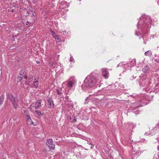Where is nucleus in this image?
<instances>
[{
    "label": "nucleus",
    "instance_id": "f257e3e1",
    "mask_svg": "<svg viewBox=\"0 0 159 159\" xmlns=\"http://www.w3.org/2000/svg\"><path fill=\"white\" fill-rule=\"evenodd\" d=\"M8 98L11 101L14 107L16 109L18 107V102L20 101V99L16 93H8L7 95Z\"/></svg>",
    "mask_w": 159,
    "mask_h": 159
},
{
    "label": "nucleus",
    "instance_id": "f03ea898",
    "mask_svg": "<svg viewBox=\"0 0 159 159\" xmlns=\"http://www.w3.org/2000/svg\"><path fill=\"white\" fill-rule=\"evenodd\" d=\"M84 82L86 87H92L96 83V80L93 76L89 75L87 76Z\"/></svg>",
    "mask_w": 159,
    "mask_h": 159
},
{
    "label": "nucleus",
    "instance_id": "7ed1b4c3",
    "mask_svg": "<svg viewBox=\"0 0 159 159\" xmlns=\"http://www.w3.org/2000/svg\"><path fill=\"white\" fill-rule=\"evenodd\" d=\"M76 82V80L74 76L71 77L67 81V86L69 88H71L73 84Z\"/></svg>",
    "mask_w": 159,
    "mask_h": 159
},
{
    "label": "nucleus",
    "instance_id": "20e7f679",
    "mask_svg": "<svg viewBox=\"0 0 159 159\" xmlns=\"http://www.w3.org/2000/svg\"><path fill=\"white\" fill-rule=\"evenodd\" d=\"M46 144L48 147L52 150H54L55 149V146L53 144L52 139H49L46 142Z\"/></svg>",
    "mask_w": 159,
    "mask_h": 159
},
{
    "label": "nucleus",
    "instance_id": "39448f33",
    "mask_svg": "<svg viewBox=\"0 0 159 159\" xmlns=\"http://www.w3.org/2000/svg\"><path fill=\"white\" fill-rule=\"evenodd\" d=\"M40 106L41 102L38 101L31 105L30 108L31 109H33V107L35 109H38Z\"/></svg>",
    "mask_w": 159,
    "mask_h": 159
},
{
    "label": "nucleus",
    "instance_id": "423d86ee",
    "mask_svg": "<svg viewBox=\"0 0 159 159\" xmlns=\"http://www.w3.org/2000/svg\"><path fill=\"white\" fill-rule=\"evenodd\" d=\"M102 75L106 79L108 77L109 73L107 71V69L105 68H102L101 70Z\"/></svg>",
    "mask_w": 159,
    "mask_h": 159
},
{
    "label": "nucleus",
    "instance_id": "0eeeda50",
    "mask_svg": "<svg viewBox=\"0 0 159 159\" xmlns=\"http://www.w3.org/2000/svg\"><path fill=\"white\" fill-rule=\"evenodd\" d=\"M48 104L49 105L48 107L50 108H54V104L53 103L52 99L51 98H49L48 100Z\"/></svg>",
    "mask_w": 159,
    "mask_h": 159
},
{
    "label": "nucleus",
    "instance_id": "6e6552de",
    "mask_svg": "<svg viewBox=\"0 0 159 159\" xmlns=\"http://www.w3.org/2000/svg\"><path fill=\"white\" fill-rule=\"evenodd\" d=\"M26 116V119H27V121L30 124V125H33V123L32 120L31 119V118L30 116V114Z\"/></svg>",
    "mask_w": 159,
    "mask_h": 159
},
{
    "label": "nucleus",
    "instance_id": "1a4fd4ad",
    "mask_svg": "<svg viewBox=\"0 0 159 159\" xmlns=\"http://www.w3.org/2000/svg\"><path fill=\"white\" fill-rule=\"evenodd\" d=\"M54 38H55V40L57 41L60 42L61 41V38L59 35H56V36H55Z\"/></svg>",
    "mask_w": 159,
    "mask_h": 159
},
{
    "label": "nucleus",
    "instance_id": "9d476101",
    "mask_svg": "<svg viewBox=\"0 0 159 159\" xmlns=\"http://www.w3.org/2000/svg\"><path fill=\"white\" fill-rule=\"evenodd\" d=\"M30 83L28 80L26 81L25 83L23 85V87L24 88H27L28 87V85Z\"/></svg>",
    "mask_w": 159,
    "mask_h": 159
},
{
    "label": "nucleus",
    "instance_id": "9b49d317",
    "mask_svg": "<svg viewBox=\"0 0 159 159\" xmlns=\"http://www.w3.org/2000/svg\"><path fill=\"white\" fill-rule=\"evenodd\" d=\"M22 112H23V113L24 114L25 116L30 114L29 111L25 109H22Z\"/></svg>",
    "mask_w": 159,
    "mask_h": 159
},
{
    "label": "nucleus",
    "instance_id": "f8f14e48",
    "mask_svg": "<svg viewBox=\"0 0 159 159\" xmlns=\"http://www.w3.org/2000/svg\"><path fill=\"white\" fill-rule=\"evenodd\" d=\"M39 81L37 80L35 81L33 83V85L34 88H36L38 86Z\"/></svg>",
    "mask_w": 159,
    "mask_h": 159
},
{
    "label": "nucleus",
    "instance_id": "ddd939ff",
    "mask_svg": "<svg viewBox=\"0 0 159 159\" xmlns=\"http://www.w3.org/2000/svg\"><path fill=\"white\" fill-rule=\"evenodd\" d=\"M145 55L146 56H151L152 55V53L150 51H148L145 53Z\"/></svg>",
    "mask_w": 159,
    "mask_h": 159
},
{
    "label": "nucleus",
    "instance_id": "4468645a",
    "mask_svg": "<svg viewBox=\"0 0 159 159\" xmlns=\"http://www.w3.org/2000/svg\"><path fill=\"white\" fill-rule=\"evenodd\" d=\"M22 78V77H20V76H18L17 78V82H20L21 81Z\"/></svg>",
    "mask_w": 159,
    "mask_h": 159
},
{
    "label": "nucleus",
    "instance_id": "2eb2a0df",
    "mask_svg": "<svg viewBox=\"0 0 159 159\" xmlns=\"http://www.w3.org/2000/svg\"><path fill=\"white\" fill-rule=\"evenodd\" d=\"M131 64L132 66L135 65L136 64L135 59H133L131 62Z\"/></svg>",
    "mask_w": 159,
    "mask_h": 159
},
{
    "label": "nucleus",
    "instance_id": "dca6fc26",
    "mask_svg": "<svg viewBox=\"0 0 159 159\" xmlns=\"http://www.w3.org/2000/svg\"><path fill=\"white\" fill-rule=\"evenodd\" d=\"M50 32L51 33L52 35L54 38L55 37V36L56 35L55 33L51 29L50 30Z\"/></svg>",
    "mask_w": 159,
    "mask_h": 159
},
{
    "label": "nucleus",
    "instance_id": "f3484780",
    "mask_svg": "<svg viewBox=\"0 0 159 159\" xmlns=\"http://www.w3.org/2000/svg\"><path fill=\"white\" fill-rule=\"evenodd\" d=\"M148 68H149L147 66L143 69L142 70L143 72H145L148 70Z\"/></svg>",
    "mask_w": 159,
    "mask_h": 159
},
{
    "label": "nucleus",
    "instance_id": "a211bd4d",
    "mask_svg": "<svg viewBox=\"0 0 159 159\" xmlns=\"http://www.w3.org/2000/svg\"><path fill=\"white\" fill-rule=\"evenodd\" d=\"M35 112L39 116H40V115H43V114H41L40 111L37 110H35Z\"/></svg>",
    "mask_w": 159,
    "mask_h": 159
},
{
    "label": "nucleus",
    "instance_id": "6ab92c4d",
    "mask_svg": "<svg viewBox=\"0 0 159 159\" xmlns=\"http://www.w3.org/2000/svg\"><path fill=\"white\" fill-rule=\"evenodd\" d=\"M57 93L58 95H61V92L59 89L57 90Z\"/></svg>",
    "mask_w": 159,
    "mask_h": 159
},
{
    "label": "nucleus",
    "instance_id": "aec40b11",
    "mask_svg": "<svg viewBox=\"0 0 159 159\" xmlns=\"http://www.w3.org/2000/svg\"><path fill=\"white\" fill-rule=\"evenodd\" d=\"M27 80L30 82L32 81L33 80L32 77H30Z\"/></svg>",
    "mask_w": 159,
    "mask_h": 159
},
{
    "label": "nucleus",
    "instance_id": "412c9836",
    "mask_svg": "<svg viewBox=\"0 0 159 159\" xmlns=\"http://www.w3.org/2000/svg\"><path fill=\"white\" fill-rule=\"evenodd\" d=\"M23 73L22 72L20 71V73L19 74V75L18 76H20V77H23Z\"/></svg>",
    "mask_w": 159,
    "mask_h": 159
},
{
    "label": "nucleus",
    "instance_id": "4be33fe9",
    "mask_svg": "<svg viewBox=\"0 0 159 159\" xmlns=\"http://www.w3.org/2000/svg\"><path fill=\"white\" fill-rule=\"evenodd\" d=\"M74 61V59L72 57H71L70 58V62H73Z\"/></svg>",
    "mask_w": 159,
    "mask_h": 159
},
{
    "label": "nucleus",
    "instance_id": "5701e85b",
    "mask_svg": "<svg viewBox=\"0 0 159 159\" xmlns=\"http://www.w3.org/2000/svg\"><path fill=\"white\" fill-rule=\"evenodd\" d=\"M24 77L25 79H27L28 78L27 76L26 75H24Z\"/></svg>",
    "mask_w": 159,
    "mask_h": 159
},
{
    "label": "nucleus",
    "instance_id": "b1692460",
    "mask_svg": "<svg viewBox=\"0 0 159 159\" xmlns=\"http://www.w3.org/2000/svg\"><path fill=\"white\" fill-rule=\"evenodd\" d=\"M136 34L137 36H139L140 35V33H136Z\"/></svg>",
    "mask_w": 159,
    "mask_h": 159
},
{
    "label": "nucleus",
    "instance_id": "393cba45",
    "mask_svg": "<svg viewBox=\"0 0 159 159\" xmlns=\"http://www.w3.org/2000/svg\"><path fill=\"white\" fill-rule=\"evenodd\" d=\"M63 34H67V33H66V31H63Z\"/></svg>",
    "mask_w": 159,
    "mask_h": 159
},
{
    "label": "nucleus",
    "instance_id": "a878e982",
    "mask_svg": "<svg viewBox=\"0 0 159 159\" xmlns=\"http://www.w3.org/2000/svg\"><path fill=\"white\" fill-rule=\"evenodd\" d=\"M157 148L158 151H159V145L157 146Z\"/></svg>",
    "mask_w": 159,
    "mask_h": 159
},
{
    "label": "nucleus",
    "instance_id": "bb28decb",
    "mask_svg": "<svg viewBox=\"0 0 159 159\" xmlns=\"http://www.w3.org/2000/svg\"><path fill=\"white\" fill-rule=\"evenodd\" d=\"M157 154H158L157 157H158V158L159 159V152H158L157 153Z\"/></svg>",
    "mask_w": 159,
    "mask_h": 159
},
{
    "label": "nucleus",
    "instance_id": "cd10ccee",
    "mask_svg": "<svg viewBox=\"0 0 159 159\" xmlns=\"http://www.w3.org/2000/svg\"><path fill=\"white\" fill-rule=\"evenodd\" d=\"M37 64H39V61H37Z\"/></svg>",
    "mask_w": 159,
    "mask_h": 159
},
{
    "label": "nucleus",
    "instance_id": "c85d7f7f",
    "mask_svg": "<svg viewBox=\"0 0 159 159\" xmlns=\"http://www.w3.org/2000/svg\"><path fill=\"white\" fill-rule=\"evenodd\" d=\"M14 11V9H12V10H11V12H13Z\"/></svg>",
    "mask_w": 159,
    "mask_h": 159
},
{
    "label": "nucleus",
    "instance_id": "c756f323",
    "mask_svg": "<svg viewBox=\"0 0 159 159\" xmlns=\"http://www.w3.org/2000/svg\"><path fill=\"white\" fill-rule=\"evenodd\" d=\"M50 64H51V65H52V64L51 63Z\"/></svg>",
    "mask_w": 159,
    "mask_h": 159
},
{
    "label": "nucleus",
    "instance_id": "7c9ffc66",
    "mask_svg": "<svg viewBox=\"0 0 159 159\" xmlns=\"http://www.w3.org/2000/svg\"><path fill=\"white\" fill-rule=\"evenodd\" d=\"M91 148H93L92 146H91Z\"/></svg>",
    "mask_w": 159,
    "mask_h": 159
}]
</instances>
